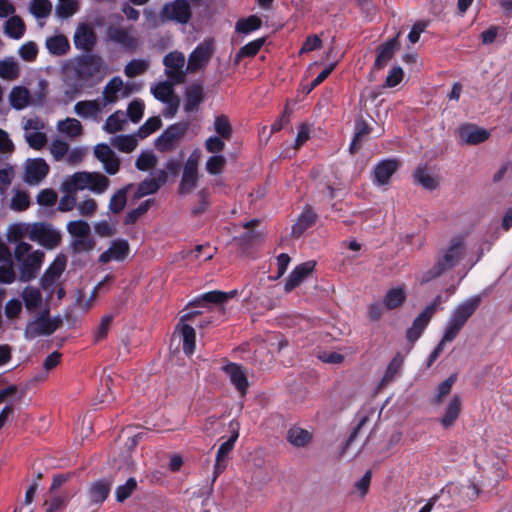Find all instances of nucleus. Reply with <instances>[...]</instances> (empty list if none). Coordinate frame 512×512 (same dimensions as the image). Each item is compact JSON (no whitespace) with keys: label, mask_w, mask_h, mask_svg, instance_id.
Instances as JSON below:
<instances>
[{"label":"nucleus","mask_w":512,"mask_h":512,"mask_svg":"<svg viewBox=\"0 0 512 512\" xmlns=\"http://www.w3.org/2000/svg\"><path fill=\"white\" fill-rule=\"evenodd\" d=\"M481 301L482 299L480 295H474L454 308L446 323L442 339L434 348V352H437L440 356L444 350L445 343L452 342L458 336L467 321L480 306Z\"/></svg>","instance_id":"nucleus-1"},{"label":"nucleus","mask_w":512,"mask_h":512,"mask_svg":"<svg viewBox=\"0 0 512 512\" xmlns=\"http://www.w3.org/2000/svg\"><path fill=\"white\" fill-rule=\"evenodd\" d=\"M104 61L97 55H86L77 58L66 67V76L74 80L76 91H80L86 83L103 72Z\"/></svg>","instance_id":"nucleus-2"},{"label":"nucleus","mask_w":512,"mask_h":512,"mask_svg":"<svg viewBox=\"0 0 512 512\" xmlns=\"http://www.w3.org/2000/svg\"><path fill=\"white\" fill-rule=\"evenodd\" d=\"M109 185V178L102 173L81 171L66 177L61 188L63 192L69 194L89 190L100 195L108 189Z\"/></svg>","instance_id":"nucleus-3"},{"label":"nucleus","mask_w":512,"mask_h":512,"mask_svg":"<svg viewBox=\"0 0 512 512\" xmlns=\"http://www.w3.org/2000/svg\"><path fill=\"white\" fill-rule=\"evenodd\" d=\"M14 257L19 264V280L29 282L40 272L45 253L40 249H33L31 244H22L14 247Z\"/></svg>","instance_id":"nucleus-4"},{"label":"nucleus","mask_w":512,"mask_h":512,"mask_svg":"<svg viewBox=\"0 0 512 512\" xmlns=\"http://www.w3.org/2000/svg\"><path fill=\"white\" fill-rule=\"evenodd\" d=\"M462 254L463 243L461 239H453L445 250L444 255L436 261L432 268L424 273L422 282H429L441 276L445 271L455 267Z\"/></svg>","instance_id":"nucleus-5"},{"label":"nucleus","mask_w":512,"mask_h":512,"mask_svg":"<svg viewBox=\"0 0 512 512\" xmlns=\"http://www.w3.org/2000/svg\"><path fill=\"white\" fill-rule=\"evenodd\" d=\"M62 324V320L51 318L49 311L44 310L35 319L29 321L25 327L24 335L26 339H34L40 336L51 335Z\"/></svg>","instance_id":"nucleus-6"},{"label":"nucleus","mask_w":512,"mask_h":512,"mask_svg":"<svg viewBox=\"0 0 512 512\" xmlns=\"http://www.w3.org/2000/svg\"><path fill=\"white\" fill-rule=\"evenodd\" d=\"M174 83L170 81L159 82L155 86L151 87V93L153 96L165 104L163 110V116L166 118H172L176 115L180 99L174 92Z\"/></svg>","instance_id":"nucleus-7"},{"label":"nucleus","mask_w":512,"mask_h":512,"mask_svg":"<svg viewBox=\"0 0 512 512\" xmlns=\"http://www.w3.org/2000/svg\"><path fill=\"white\" fill-rule=\"evenodd\" d=\"M32 241L38 243L47 250H54L61 244L62 234L49 222H34Z\"/></svg>","instance_id":"nucleus-8"},{"label":"nucleus","mask_w":512,"mask_h":512,"mask_svg":"<svg viewBox=\"0 0 512 512\" xmlns=\"http://www.w3.org/2000/svg\"><path fill=\"white\" fill-rule=\"evenodd\" d=\"M133 92L130 83H124L121 77L115 76L110 79L103 88L101 102L105 108L117 103L120 99L130 96Z\"/></svg>","instance_id":"nucleus-9"},{"label":"nucleus","mask_w":512,"mask_h":512,"mask_svg":"<svg viewBox=\"0 0 512 512\" xmlns=\"http://www.w3.org/2000/svg\"><path fill=\"white\" fill-rule=\"evenodd\" d=\"M185 63V55L179 51L170 52L164 57L163 64L165 66V75L174 84H182L185 82L186 74L188 73L186 69H184Z\"/></svg>","instance_id":"nucleus-10"},{"label":"nucleus","mask_w":512,"mask_h":512,"mask_svg":"<svg viewBox=\"0 0 512 512\" xmlns=\"http://www.w3.org/2000/svg\"><path fill=\"white\" fill-rule=\"evenodd\" d=\"M107 39L113 43L119 44L127 51H136L140 46V40L135 35L132 27H122L112 25L107 28Z\"/></svg>","instance_id":"nucleus-11"},{"label":"nucleus","mask_w":512,"mask_h":512,"mask_svg":"<svg viewBox=\"0 0 512 512\" xmlns=\"http://www.w3.org/2000/svg\"><path fill=\"white\" fill-rule=\"evenodd\" d=\"M200 160V151L195 149L188 157L183 175L179 184V193L186 194L191 192L197 184L198 180V163Z\"/></svg>","instance_id":"nucleus-12"},{"label":"nucleus","mask_w":512,"mask_h":512,"mask_svg":"<svg viewBox=\"0 0 512 512\" xmlns=\"http://www.w3.org/2000/svg\"><path fill=\"white\" fill-rule=\"evenodd\" d=\"M214 53L213 43L205 40L200 43L189 55L186 71L196 73L204 69Z\"/></svg>","instance_id":"nucleus-13"},{"label":"nucleus","mask_w":512,"mask_h":512,"mask_svg":"<svg viewBox=\"0 0 512 512\" xmlns=\"http://www.w3.org/2000/svg\"><path fill=\"white\" fill-rule=\"evenodd\" d=\"M457 133L461 143L465 145H478L490 137V132L487 129L472 123L460 125Z\"/></svg>","instance_id":"nucleus-14"},{"label":"nucleus","mask_w":512,"mask_h":512,"mask_svg":"<svg viewBox=\"0 0 512 512\" xmlns=\"http://www.w3.org/2000/svg\"><path fill=\"white\" fill-rule=\"evenodd\" d=\"M187 124L177 123L168 127L156 140V147L161 151L171 150L186 134Z\"/></svg>","instance_id":"nucleus-15"},{"label":"nucleus","mask_w":512,"mask_h":512,"mask_svg":"<svg viewBox=\"0 0 512 512\" xmlns=\"http://www.w3.org/2000/svg\"><path fill=\"white\" fill-rule=\"evenodd\" d=\"M198 314L199 312H190L184 314L183 316H181L180 321L176 326V331H179L182 336L183 352L188 356L192 355L195 351L196 333L194 328L188 325L186 322L191 320L192 317Z\"/></svg>","instance_id":"nucleus-16"},{"label":"nucleus","mask_w":512,"mask_h":512,"mask_svg":"<svg viewBox=\"0 0 512 512\" xmlns=\"http://www.w3.org/2000/svg\"><path fill=\"white\" fill-rule=\"evenodd\" d=\"M94 156L108 174L115 175L119 171L120 159L108 144H97L94 147Z\"/></svg>","instance_id":"nucleus-17"},{"label":"nucleus","mask_w":512,"mask_h":512,"mask_svg":"<svg viewBox=\"0 0 512 512\" xmlns=\"http://www.w3.org/2000/svg\"><path fill=\"white\" fill-rule=\"evenodd\" d=\"M401 163L397 159H384L377 163L372 172V182L375 185H387L397 172Z\"/></svg>","instance_id":"nucleus-18"},{"label":"nucleus","mask_w":512,"mask_h":512,"mask_svg":"<svg viewBox=\"0 0 512 512\" xmlns=\"http://www.w3.org/2000/svg\"><path fill=\"white\" fill-rule=\"evenodd\" d=\"M73 42L77 49L89 52L91 51L97 42V35L92 27L88 23H80L75 29Z\"/></svg>","instance_id":"nucleus-19"},{"label":"nucleus","mask_w":512,"mask_h":512,"mask_svg":"<svg viewBox=\"0 0 512 512\" xmlns=\"http://www.w3.org/2000/svg\"><path fill=\"white\" fill-rule=\"evenodd\" d=\"M49 165L42 158L28 159L25 163L24 181L38 185L48 174Z\"/></svg>","instance_id":"nucleus-20"},{"label":"nucleus","mask_w":512,"mask_h":512,"mask_svg":"<svg viewBox=\"0 0 512 512\" xmlns=\"http://www.w3.org/2000/svg\"><path fill=\"white\" fill-rule=\"evenodd\" d=\"M163 16L181 24H186L191 18V8L186 0H175L163 7Z\"/></svg>","instance_id":"nucleus-21"},{"label":"nucleus","mask_w":512,"mask_h":512,"mask_svg":"<svg viewBox=\"0 0 512 512\" xmlns=\"http://www.w3.org/2000/svg\"><path fill=\"white\" fill-rule=\"evenodd\" d=\"M74 112L83 119L100 121L105 106L100 99L78 101L73 108Z\"/></svg>","instance_id":"nucleus-22"},{"label":"nucleus","mask_w":512,"mask_h":512,"mask_svg":"<svg viewBox=\"0 0 512 512\" xmlns=\"http://www.w3.org/2000/svg\"><path fill=\"white\" fill-rule=\"evenodd\" d=\"M34 222H19L12 224L7 230V240L15 247H20L22 244H28L25 239L33 240Z\"/></svg>","instance_id":"nucleus-23"},{"label":"nucleus","mask_w":512,"mask_h":512,"mask_svg":"<svg viewBox=\"0 0 512 512\" xmlns=\"http://www.w3.org/2000/svg\"><path fill=\"white\" fill-rule=\"evenodd\" d=\"M66 263L67 258L65 255L59 254L56 256L41 278V285L43 289L49 290L52 288L54 283L60 278L65 270Z\"/></svg>","instance_id":"nucleus-24"},{"label":"nucleus","mask_w":512,"mask_h":512,"mask_svg":"<svg viewBox=\"0 0 512 512\" xmlns=\"http://www.w3.org/2000/svg\"><path fill=\"white\" fill-rule=\"evenodd\" d=\"M400 32L397 35L379 46L377 49V57L374 62V67L377 70H380L385 67V65L393 58L395 52L399 50L400 43L398 41V37Z\"/></svg>","instance_id":"nucleus-25"},{"label":"nucleus","mask_w":512,"mask_h":512,"mask_svg":"<svg viewBox=\"0 0 512 512\" xmlns=\"http://www.w3.org/2000/svg\"><path fill=\"white\" fill-rule=\"evenodd\" d=\"M314 268V261H307L296 266L287 278L284 290L288 293L298 287L313 272Z\"/></svg>","instance_id":"nucleus-26"},{"label":"nucleus","mask_w":512,"mask_h":512,"mask_svg":"<svg viewBox=\"0 0 512 512\" xmlns=\"http://www.w3.org/2000/svg\"><path fill=\"white\" fill-rule=\"evenodd\" d=\"M223 371L228 375L236 390L244 396L249 384L243 368L236 363H229L223 367Z\"/></svg>","instance_id":"nucleus-27"},{"label":"nucleus","mask_w":512,"mask_h":512,"mask_svg":"<svg viewBox=\"0 0 512 512\" xmlns=\"http://www.w3.org/2000/svg\"><path fill=\"white\" fill-rule=\"evenodd\" d=\"M129 253V245L124 240H115L111 243L110 247L104 251L99 261L103 264L109 263L110 261H122Z\"/></svg>","instance_id":"nucleus-28"},{"label":"nucleus","mask_w":512,"mask_h":512,"mask_svg":"<svg viewBox=\"0 0 512 512\" xmlns=\"http://www.w3.org/2000/svg\"><path fill=\"white\" fill-rule=\"evenodd\" d=\"M8 100L16 110H23L35 102L30 91L24 86H14L9 93Z\"/></svg>","instance_id":"nucleus-29"},{"label":"nucleus","mask_w":512,"mask_h":512,"mask_svg":"<svg viewBox=\"0 0 512 512\" xmlns=\"http://www.w3.org/2000/svg\"><path fill=\"white\" fill-rule=\"evenodd\" d=\"M204 100L203 87L198 83H193L186 88L184 110L187 113L198 109Z\"/></svg>","instance_id":"nucleus-30"},{"label":"nucleus","mask_w":512,"mask_h":512,"mask_svg":"<svg viewBox=\"0 0 512 512\" xmlns=\"http://www.w3.org/2000/svg\"><path fill=\"white\" fill-rule=\"evenodd\" d=\"M167 178L168 175L164 170L158 171L155 178L145 179L139 184L136 195L144 197L156 193L160 186L166 183Z\"/></svg>","instance_id":"nucleus-31"},{"label":"nucleus","mask_w":512,"mask_h":512,"mask_svg":"<svg viewBox=\"0 0 512 512\" xmlns=\"http://www.w3.org/2000/svg\"><path fill=\"white\" fill-rule=\"evenodd\" d=\"M56 130L59 134L70 139L78 138L83 134V126L81 122L72 117L59 120L56 124Z\"/></svg>","instance_id":"nucleus-32"},{"label":"nucleus","mask_w":512,"mask_h":512,"mask_svg":"<svg viewBox=\"0 0 512 512\" xmlns=\"http://www.w3.org/2000/svg\"><path fill=\"white\" fill-rule=\"evenodd\" d=\"M462 409L461 397L455 394L445 408L444 414L440 419V423L444 428L451 427L458 419Z\"/></svg>","instance_id":"nucleus-33"},{"label":"nucleus","mask_w":512,"mask_h":512,"mask_svg":"<svg viewBox=\"0 0 512 512\" xmlns=\"http://www.w3.org/2000/svg\"><path fill=\"white\" fill-rule=\"evenodd\" d=\"M432 317L422 311L414 320L412 325L406 330V339L414 344L423 334Z\"/></svg>","instance_id":"nucleus-34"},{"label":"nucleus","mask_w":512,"mask_h":512,"mask_svg":"<svg viewBox=\"0 0 512 512\" xmlns=\"http://www.w3.org/2000/svg\"><path fill=\"white\" fill-rule=\"evenodd\" d=\"M403 364H404L403 355L400 352L396 353V355L389 362V364L385 370V373L379 382V386L381 388H383V387H386L392 381H394L396 379V377L399 375Z\"/></svg>","instance_id":"nucleus-35"},{"label":"nucleus","mask_w":512,"mask_h":512,"mask_svg":"<svg viewBox=\"0 0 512 512\" xmlns=\"http://www.w3.org/2000/svg\"><path fill=\"white\" fill-rule=\"evenodd\" d=\"M316 219L317 216L312 209L309 207L305 208L292 227V236L300 237L309 227L314 225Z\"/></svg>","instance_id":"nucleus-36"},{"label":"nucleus","mask_w":512,"mask_h":512,"mask_svg":"<svg viewBox=\"0 0 512 512\" xmlns=\"http://www.w3.org/2000/svg\"><path fill=\"white\" fill-rule=\"evenodd\" d=\"M21 296L28 311H36L42 305V293L34 286H26L23 289Z\"/></svg>","instance_id":"nucleus-37"},{"label":"nucleus","mask_w":512,"mask_h":512,"mask_svg":"<svg viewBox=\"0 0 512 512\" xmlns=\"http://www.w3.org/2000/svg\"><path fill=\"white\" fill-rule=\"evenodd\" d=\"M126 124V114L121 110H117L106 119L103 130L109 134H114L124 130Z\"/></svg>","instance_id":"nucleus-38"},{"label":"nucleus","mask_w":512,"mask_h":512,"mask_svg":"<svg viewBox=\"0 0 512 512\" xmlns=\"http://www.w3.org/2000/svg\"><path fill=\"white\" fill-rule=\"evenodd\" d=\"M26 27L24 21L16 15L8 18L4 24L5 34L13 39H20L25 33Z\"/></svg>","instance_id":"nucleus-39"},{"label":"nucleus","mask_w":512,"mask_h":512,"mask_svg":"<svg viewBox=\"0 0 512 512\" xmlns=\"http://www.w3.org/2000/svg\"><path fill=\"white\" fill-rule=\"evenodd\" d=\"M46 48L51 54L60 56L69 51L70 44L66 36L55 35L46 40Z\"/></svg>","instance_id":"nucleus-40"},{"label":"nucleus","mask_w":512,"mask_h":512,"mask_svg":"<svg viewBox=\"0 0 512 512\" xmlns=\"http://www.w3.org/2000/svg\"><path fill=\"white\" fill-rule=\"evenodd\" d=\"M406 300V293L403 288L396 287L388 290L383 298V304L388 310L400 307Z\"/></svg>","instance_id":"nucleus-41"},{"label":"nucleus","mask_w":512,"mask_h":512,"mask_svg":"<svg viewBox=\"0 0 512 512\" xmlns=\"http://www.w3.org/2000/svg\"><path fill=\"white\" fill-rule=\"evenodd\" d=\"M20 68L18 62L12 58L0 60V78L8 81L15 80L19 77Z\"/></svg>","instance_id":"nucleus-42"},{"label":"nucleus","mask_w":512,"mask_h":512,"mask_svg":"<svg viewBox=\"0 0 512 512\" xmlns=\"http://www.w3.org/2000/svg\"><path fill=\"white\" fill-rule=\"evenodd\" d=\"M111 145L123 153H131L138 145L137 135H118L111 139Z\"/></svg>","instance_id":"nucleus-43"},{"label":"nucleus","mask_w":512,"mask_h":512,"mask_svg":"<svg viewBox=\"0 0 512 512\" xmlns=\"http://www.w3.org/2000/svg\"><path fill=\"white\" fill-rule=\"evenodd\" d=\"M311 439V433L300 427H291L287 432L288 442L295 447H304Z\"/></svg>","instance_id":"nucleus-44"},{"label":"nucleus","mask_w":512,"mask_h":512,"mask_svg":"<svg viewBox=\"0 0 512 512\" xmlns=\"http://www.w3.org/2000/svg\"><path fill=\"white\" fill-rule=\"evenodd\" d=\"M112 483L110 481H97L90 489V498L95 503L103 502L109 495Z\"/></svg>","instance_id":"nucleus-45"},{"label":"nucleus","mask_w":512,"mask_h":512,"mask_svg":"<svg viewBox=\"0 0 512 512\" xmlns=\"http://www.w3.org/2000/svg\"><path fill=\"white\" fill-rule=\"evenodd\" d=\"M214 131L217 136L230 140L232 137L233 129L231 123L226 115H218L214 119Z\"/></svg>","instance_id":"nucleus-46"},{"label":"nucleus","mask_w":512,"mask_h":512,"mask_svg":"<svg viewBox=\"0 0 512 512\" xmlns=\"http://www.w3.org/2000/svg\"><path fill=\"white\" fill-rule=\"evenodd\" d=\"M415 181L427 190H434L438 187L437 180L429 174L425 167H418L414 171Z\"/></svg>","instance_id":"nucleus-47"},{"label":"nucleus","mask_w":512,"mask_h":512,"mask_svg":"<svg viewBox=\"0 0 512 512\" xmlns=\"http://www.w3.org/2000/svg\"><path fill=\"white\" fill-rule=\"evenodd\" d=\"M456 379L457 375L452 374L437 386V393L434 399L432 400L433 405H439L443 402L444 398L450 394L452 386L456 382Z\"/></svg>","instance_id":"nucleus-48"},{"label":"nucleus","mask_w":512,"mask_h":512,"mask_svg":"<svg viewBox=\"0 0 512 512\" xmlns=\"http://www.w3.org/2000/svg\"><path fill=\"white\" fill-rule=\"evenodd\" d=\"M79 10L78 0H62L56 5V15L62 19L69 18Z\"/></svg>","instance_id":"nucleus-49"},{"label":"nucleus","mask_w":512,"mask_h":512,"mask_svg":"<svg viewBox=\"0 0 512 512\" xmlns=\"http://www.w3.org/2000/svg\"><path fill=\"white\" fill-rule=\"evenodd\" d=\"M347 355H348L347 351L345 353H342L341 351L319 349L316 352V357L320 361H322L323 363L332 364V365L341 364Z\"/></svg>","instance_id":"nucleus-50"},{"label":"nucleus","mask_w":512,"mask_h":512,"mask_svg":"<svg viewBox=\"0 0 512 512\" xmlns=\"http://www.w3.org/2000/svg\"><path fill=\"white\" fill-rule=\"evenodd\" d=\"M158 163V159L153 151L145 150L137 157L135 165L141 171H149Z\"/></svg>","instance_id":"nucleus-51"},{"label":"nucleus","mask_w":512,"mask_h":512,"mask_svg":"<svg viewBox=\"0 0 512 512\" xmlns=\"http://www.w3.org/2000/svg\"><path fill=\"white\" fill-rule=\"evenodd\" d=\"M149 68V61L145 59H133L128 62L124 68L127 77L133 78L144 74Z\"/></svg>","instance_id":"nucleus-52"},{"label":"nucleus","mask_w":512,"mask_h":512,"mask_svg":"<svg viewBox=\"0 0 512 512\" xmlns=\"http://www.w3.org/2000/svg\"><path fill=\"white\" fill-rule=\"evenodd\" d=\"M66 229L73 238L90 235V225L84 220H75L67 223Z\"/></svg>","instance_id":"nucleus-53"},{"label":"nucleus","mask_w":512,"mask_h":512,"mask_svg":"<svg viewBox=\"0 0 512 512\" xmlns=\"http://www.w3.org/2000/svg\"><path fill=\"white\" fill-rule=\"evenodd\" d=\"M30 206V197L23 190H15L10 200V208L15 211H24Z\"/></svg>","instance_id":"nucleus-54"},{"label":"nucleus","mask_w":512,"mask_h":512,"mask_svg":"<svg viewBox=\"0 0 512 512\" xmlns=\"http://www.w3.org/2000/svg\"><path fill=\"white\" fill-rule=\"evenodd\" d=\"M227 160L224 155H212L205 164L206 171L211 175H218L224 171Z\"/></svg>","instance_id":"nucleus-55"},{"label":"nucleus","mask_w":512,"mask_h":512,"mask_svg":"<svg viewBox=\"0 0 512 512\" xmlns=\"http://www.w3.org/2000/svg\"><path fill=\"white\" fill-rule=\"evenodd\" d=\"M30 11L36 18H47L52 11V4L49 0H33Z\"/></svg>","instance_id":"nucleus-56"},{"label":"nucleus","mask_w":512,"mask_h":512,"mask_svg":"<svg viewBox=\"0 0 512 512\" xmlns=\"http://www.w3.org/2000/svg\"><path fill=\"white\" fill-rule=\"evenodd\" d=\"M24 137L29 146L36 150L42 149L47 143V136L43 131H28L24 133Z\"/></svg>","instance_id":"nucleus-57"},{"label":"nucleus","mask_w":512,"mask_h":512,"mask_svg":"<svg viewBox=\"0 0 512 512\" xmlns=\"http://www.w3.org/2000/svg\"><path fill=\"white\" fill-rule=\"evenodd\" d=\"M23 309L22 301L18 298H12L5 304L4 307V314L5 317L10 320L14 321L19 318L21 312Z\"/></svg>","instance_id":"nucleus-58"},{"label":"nucleus","mask_w":512,"mask_h":512,"mask_svg":"<svg viewBox=\"0 0 512 512\" xmlns=\"http://www.w3.org/2000/svg\"><path fill=\"white\" fill-rule=\"evenodd\" d=\"M226 139L221 138L220 136H210L204 142V147L207 152L212 155H221L220 153L225 149Z\"/></svg>","instance_id":"nucleus-59"},{"label":"nucleus","mask_w":512,"mask_h":512,"mask_svg":"<svg viewBox=\"0 0 512 512\" xmlns=\"http://www.w3.org/2000/svg\"><path fill=\"white\" fill-rule=\"evenodd\" d=\"M137 488V481L135 478L131 477L129 478L125 484L120 485L117 487L115 494H116V500L118 502H123L127 498L131 496V494L136 490Z\"/></svg>","instance_id":"nucleus-60"},{"label":"nucleus","mask_w":512,"mask_h":512,"mask_svg":"<svg viewBox=\"0 0 512 512\" xmlns=\"http://www.w3.org/2000/svg\"><path fill=\"white\" fill-rule=\"evenodd\" d=\"M127 202V192L125 189H120L114 193L109 202V210L113 213H119L123 210Z\"/></svg>","instance_id":"nucleus-61"},{"label":"nucleus","mask_w":512,"mask_h":512,"mask_svg":"<svg viewBox=\"0 0 512 512\" xmlns=\"http://www.w3.org/2000/svg\"><path fill=\"white\" fill-rule=\"evenodd\" d=\"M161 127V119L158 116L150 117L146 122L139 128L137 136L140 138H146Z\"/></svg>","instance_id":"nucleus-62"},{"label":"nucleus","mask_w":512,"mask_h":512,"mask_svg":"<svg viewBox=\"0 0 512 512\" xmlns=\"http://www.w3.org/2000/svg\"><path fill=\"white\" fill-rule=\"evenodd\" d=\"M98 208V204L93 198H85L77 204V210L81 216L92 217Z\"/></svg>","instance_id":"nucleus-63"},{"label":"nucleus","mask_w":512,"mask_h":512,"mask_svg":"<svg viewBox=\"0 0 512 512\" xmlns=\"http://www.w3.org/2000/svg\"><path fill=\"white\" fill-rule=\"evenodd\" d=\"M261 23V19L257 16H250L247 19L238 21L236 24V30L243 33H249L260 28Z\"/></svg>","instance_id":"nucleus-64"}]
</instances>
